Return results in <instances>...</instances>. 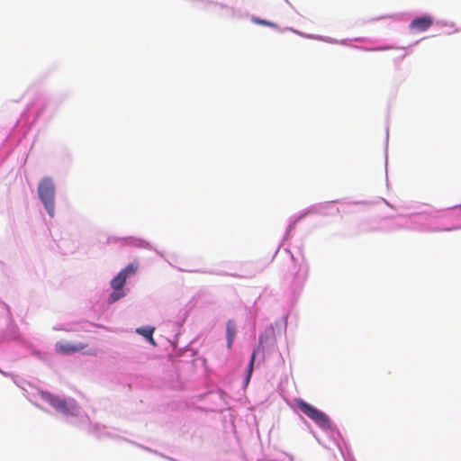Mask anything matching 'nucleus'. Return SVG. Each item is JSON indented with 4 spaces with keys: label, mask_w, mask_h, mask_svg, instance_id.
Here are the masks:
<instances>
[{
    "label": "nucleus",
    "mask_w": 461,
    "mask_h": 461,
    "mask_svg": "<svg viewBox=\"0 0 461 461\" xmlns=\"http://www.w3.org/2000/svg\"><path fill=\"white\" fill-rule=\"evenodd\" d=\"M126 281L127 280L120 273L112 279L111 287L113 288V292L108 298L109 303H113L125 296L126 294L123 291V286Z\"/></svg>",
    "instance_id": "3"
},
{
    "label": "nucleus",
    "mask_w": 461,
    "mask_h": 461,
    "mask_svg": "<svg viewBox=\"0 0 461 461\" xmlns=\"http://www.w3.org/2000/svg\"><path fill=\"white\" fill-rule=\"evenodd\" d=\"M287 276L292 282H296L299 279L304 280L306 278V272L302 275V267L298 265L295 259L292 257L287 263Z\"/></svg>",
    "instance_id": "4"
},
{
    "label": "nucleus",
    "mask_w": 461,
    "mask_h": 461,
    "mask_svg": "<svg viewBox=\"0 0 461 461\" xmlns=\"http://www.w3.org/2000/svg\"><path fill=\"white\" fill-rule=\"evenodd\" d=\"M258 352V348L254 349L253 352H252V355H251V357H250V361H249V366H248L247 382H249L250 377H251V375H252V372H253V368H254V362H255V359H256Z\"/></svg>",
    "instance_id": "11"
},
{
    "label": "nucleus",
    "mask_w": 461,
    "mask_h": 461,
    "mask_svg": "<svg viewBox=\"0 0 461 461\" xmlns=\"http://www.w3.org/2000/svg\"><path fill=\"white\" fill-rule=\"evenodd\" d=\"M139 269L138 262H131L128 266H126L123 269H122L119 273L127 280L131 276H133L137 273Z\"/></svg>",
    "instance_id": "9"
},
{
    "label": "nucleus",
    "mask_w": 461,
    "mask_h": 461,
    "mask_svg": "<svg viewBox=\"0 0 461 461\" xmlns=\"http://www.w3.org/2000/svg\"><path fill=\"white\" fill-rule=\"evenodd\" d=\"M86 345L83 343L71 344L67 341H60L55 345V348L58 352L62 354H70L84 349Z\"/></svg>",
    "instance_id": "7"
},
{
    "label": "nucleus",
    "mask_w": 461,
    "mask_h": 461,
    "mask_svg": "<svg viewBox=\"0 0 461 461\" xmlns=\"http://www.w3.org/2000/svg\"><path fill=\"white\" fill-rule=\"evenodd\" d=\"M432 23V18L430 16L424 15L413 19L410 24V28L415 32H422L427 31Z\"/></svg>",
    "instance_id": "6"
},
{
    "label": "nucleus",
    "mask_w": 461,
    "mask_h": 461,
    "mask_svg": "<svg viewBox=\"0 0 461 461\" xmlns=\"http://www.w3.org/2000/svg\"><path fill=\"white\" fill-rule=\"evenodd\" d=\"M154 328L152 327H140V328H138L136 330V332L142 335L144 338H146L149 343H151L152 345H156L155 341H154V339H153V332H154Z\"/></svg>",
    "instance_id": "10"
},
{
    "label": "nucleus",
    "mask_w": 461,
    "mask_h": 461,
    "mask_svg": "<svg viewBox=\"0 0 461 461\" xmlns=\"http://www.w3.org/2000/svg\"><path fill=\"white\" fill-rule=\"evenodd\" d=\"M237 332L236 323L230 320L226 323L227 347L231 348Z\"/></svg>",
    "instance_id": "8"
},
{
    "label": "nucleus",
    "mask_w": 461,
    "mask_h": 461,
    "mask_svg": "<svg viewBox=\"0 0 461 461\" xmlns=\"http://www.w3.org/2000/svg\"><path fill=\"white\" fill-rule=\"evenodd\" d=\"M39 197L50 217L55 212V185L51 178L44 177L38 185Z\"/></svg>",
    "instance_id": "2"
},
{
    "label": "nucleus",
    "mask_w": 461,
    "mask_h": 461,
    "mask_svg": "<svg viewBox=\"0 0 461 461\" xmlns=\"http://www.w3.org/2000/svg\"><path fill=\"white\" fill-rule=\"evenodd\" d=\"M252 21L256 24L268 26V27H271V28H276L277 27V25L276 23H274L272 22H269V21H267V20L260 19V18H253Z\"/></svg>",
    "instance_id": "12"
},
{
    "label": "nucleus",
    "mask_w": 461,
    "mask_h": 461,
    "mask_svg": "<svg viewBox=\"0 0 461 461\" xmlns=\"http://www.w3.org/2000/svg\"><path fill=\"white\" fill-rule=\"evenodd\" d=\"M294 403L304 415L314 421L319 427L322 429L330 427V420L326 413L300 398L294 399Z\"/></svg>",
    "instance_id": "1"
},
{
    "label": "nucleus",
    "mask_w": 461,
    "mask_h": 461,
    "mask_svg": "<svg viewBox=\"0 0 461 461\" xmlns=\"http://www.w3.org/2000/svg\"><path fill=\"white\" fill-rule=\"evenodd\" d=\"M42 398L48 402L53 408H55L57 411L67 414L68 413V407L66 403V402L59 398V396L53 395L50 393H41Z\"/></svg>",
    "instance_id": "5"
}]
</instances>
